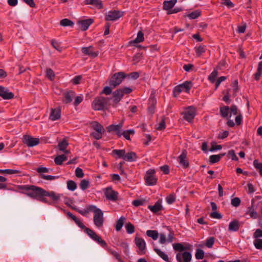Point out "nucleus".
<instances>
[{
	"instance_id": "0eeeda50",
	"label": "nucleus",
	"mask_w": 262,
	"mask_h": 262,
	"mask_svg": "<svg viewBox=\"0 0 262 262\" xmlns=\"http://www.w3.org/2000/svg\"><path fill=\"white\" fill-rule=\"evenodd\" d=\"M155 170L154 169H149L146 171L144 179L146 183L149 186L155 185L157 182V178L156 177Z\"/></svg>"
},
{
	"instance_id": "3c124183",
	"label": "nucleus",
	"mask_w": 262,
	"mask_h": 262,
	"mask_svg": "<svg viewBox=\"0 0 262 262\" xmlns=\"http://www.w3.org/2000/svg\"><path fill=\"white\" fill-rule=\"evenodd\" d=\"M40 177L44 180L51 181L56 179L59 178V176H53L50 175H45L43 174H40Z\"/></svg>"
},
{
	"instance_id": "c9c22d12",
	"label": "nucleus",
	"mask_w": 262,
	"mask_h": 262,
	"mask_svg": "<svg viewBox=\"0 0 262 262\" xmlns=\"http://www.w3.org/2000/svg\"><path fill=\"white\" fill-rule=\"evenodd\" d=\"M253 165L258 170L259 174L262 176V163L259 162L258 160L255 159L253 161Z\"/></svg>"
},
{
	"instance_id": "c85d7f7f",
	"label": "nucleus",
	"mask_w": 262,
	"mask_h": 262,
	"mask_svg": "<svg viewBox=\"0 0 262 262\" xmlns=\"http://www.w3.org/2000/svg\"><path fill=\"white\" fill-rule=\"evenodd\" d=\"M219 66H217L214 70L208 76V80L211 82L214 83L215 82V80L216 77H217L218 75V71L217 70L220 69Z\"/></svg>"
},
{
	"instance_id": "9b49d317",
	"label": "nucleus",
	"mask_w": 262,
	"mask_h": 262,
	"mask_svg": "<svg viewBox=\"0 0 262 262\" xmlns=\"http://www.w3.org/2000/svg\"><path fill=\"white\" fill-rule=\"evenodd\" d=\"M178 161L183 168H186L189 166V162L187 159V151L183 150L181 154L178 158Z\"/></svg>"
},
{
	"instance_id": "2eb2a0df",
	"label": "nucleus",
	"mask_w": 262,
	"mask_h": 262,
	"mask_svg": "<svg viewBox=\"0 0 262 262\" xmlns=\"http://www.w3.org/2000/svg\"><path fill=\"white\" fill-rule=\"evenodd\" d=\"M135 242L137 247L140 249L142 254L145 253L146 243L145 241L140 237H136Z\"/></svg>"
},
{
	"instance_id": "f3484780",
	"label": "nucleus",
	"mask_w": 262,
	"mask_h": 262,
	"mask_svg": "<svg viewBox=\"0 0 262 262\" xmlns=\"http://www.w3.org/2000/svg\"><path fill=\"white\" fill-rule=\"evenodd\" d=\"M93 19L91 18L82 20L78 21L79 28L82 31L86 30L93 23Z\"/></svg>"
},
{
	"instance_id": "6e6d98bb",
	"label": "nucleus",
	"mask_w": 262,
	"mask_h": 262,
	"mask_svg": "<svg viewBox=\"0 0 262 262\" xmlns=\"http://www.w3.org/2000/svg\"><path fill=\"white\" fill-rule=\"evenodd\" d=\"M241 204V200L238 198H234L231 200V204L233 206L238 207Z\"/></svg>"
},
{
	"instance_id": "e2e57ef3",
	"label": "nucleus",
	"mask_w": 262,
	"mask_h": 262,
	"mask_svg": "<svg viewBox=\"0 0 262 262\" xmlns=\"http://www.w3.org/2000/svg\"><path fill=\"white\" fill-rule=\"evenodd\" d=\"M210 217L213 219H221L222 217V215L216 211H213L210 214Z\"/></svg>"
},
{
	"instance_id": "8fccbe9b",
	"label": "nucleus",
	"mask_w": 262,
	"mask_h": 262,
	"mask_svg": "<svg viewBox=\"0 0 262 262\" xmlns=\"http://www.w3.org/2000/svg\"><path fill=\"white\" fill-rule=\"evenodd\" d=\"M215 238L213 237H208L206 242L205 245L207 247L209 248H212L214 243Z\"/></svg>"
},
{
	"instance_id": "5701e85b",
	"label": "nucleus",
	"mask_w": 262,
	"mask_h": 262,
	"mask_svg": "<svg viewBox=\"0 0 262 262\" xmlns=\"http://www.w3.org/2000/svg\"><path fill=\"white\" fill-rule=\"evenodd\" d=\"M114 102L117 104L122 99L123 96L122 94V92L119 89L116 90L113 93Z\"/></svg>"
},
{
	"instance_id": "13d9d810",
	"label": "nucleus",
	"mask_w": 262,
	"mask_h": 262,
	"mask_svg": "<svg viewBox=\"0 0 262 262\" xmlns=\"http://www.w3.org/2000/svg\"><path fill=\"white\" fill-rule=\"evenodd\" d=\"M232 114H233L234 115H236L238 114V108L235 105H231L230 107L229 117H231Z\"/></svg>"
},
{
	"instance_id": "5fc2aeb1",
	"label": "nucleus",
	"mask_w": 262,
	"mask_h": 262,
	"mask_svg": "<svg viewBox=\"0 0 262 262\" xmlns=\"http://www.w3.org/2000/svg\"><path fill=\"white\" fill-rule=\"evenodd\" d=\"M228 157L231 158L232 160L237 161L238 158L236 156L235 152L233 150H230L228 153Z\"/></svg>"
},
{
	"instance_id": "ea45409f",
	"label": "nucleus",
	"mask_w": 262,
	"mask_h": 262,
	"mask_svg": "<svg viewBox=\"0 0 262 262\" xmlns=\"http://www.w3.org/2000/svg\"><path fill=\"white\" fill-rule=\"evenodd\" d=\"M135 134V131L133 129H129L125 131H124L122 133H121V136H123V137L128 140H129L130 139V135H134Z\"/></svg>"
},
{
	"instance_id": "a878e982",
	"label": "nucleus",
	"mask_w": 262,
	"mask_h": 262,
	"mask_svg": "<svg viewBox=\"0 0 262 262\" xmlns=\"http://www.w3.org/2000/svg\"><path fill=\"white\" fill-rule=\"evenodd\" d=\"M226 155L225 153L221 154L218 155H213L210 156L209 161L211 163H215L219 162L222 157Z\"/></svg>"
},
{
	"instance_id": "49530a36",
	"label": "nucleus",
	"mask_w": 262,
	"mask_h": 262,
	"mask_svg": "<svg viewBox=\"0 0 262 262\" xmlns=\"http://www.w3.org/2000/svg\"><path fill=\"white\" fill-rule=\"evenodd\" d=\"M195 256L197 259H202L204 257V252L203 250L198 249L196 250Z\"/></svg>"
},
{
	"instance_id": "a19ab883",
	"label": "nucleus",
	"mask_w": 262,
	"mask_h": 262,
	"mask_svg": "<svg viewBox=\"0 0 262 262\" xmlns=\"http://www.w3.org/2000/svg\"><path fill=\"white\" fill-rule=\"evenodd\" d=\"M125 229L126 230V232L128 234H132L135 232V227L130 222H128L126 224Z\"/></svg>"
},
{
	"instance_id": "de8ad7c7",
	"label": "nucleus",
	"mask_w": 262,
	"mask_h": 262,
	"mask_svg": "<svg viewBox=\"0 0 262 262\" xmlns=\"http://www.w3.org/2000/svg\"><path fill=\"white\" fill-rule=\"evenodd\" d=\"M19 171L13 169H0V173H6L8 174H13L19 173Z\"/></svg>"
},
{
	"instance_id": "412c9836",
	"label": "nucleus",
	"mask_w": 262,
	"mask_h": 262,
	"mask_svg": "<svg viewBox=\"0 0 262 262\" xmlns=\"http://www.w3.org/2000/svg\"><path fill=\"white\" fill-rule=\"evenodd\" d=\"M137 158L138 156L135 152L130 151L127 154L125 152V156L123 160L128 162H133L136 161Z\"/></svg>"
},
{
	"instance_id": "bb28decb",
	"label": "nucleus",
	"mask_w": 262,
	"mask_h": 262,
	"mask_svg": "<svg viewBox=\"0 0 262 262\" xmlns=\"http://www.w3.org/2000/svg\"><path fill=\"white\" fill-rule=\"evenodd\" d=\"M148 208L154 213L157 212L161 210L162 208V206L161 203L158 201L153 206H148Z\"/></svg>"
},
{
	"instance_id": "37998d69",
	"label": "nucleus",
	"mask_w": 262,
	"mask_h": 262,
	"mask_svg": "<svg viewBox=\"0 0 262 262\" xmlns=\"http://www.w3.org/2000/svg\"><path fill=\"white\" fill-rule=\"evenodd\" d=\"M113 152L116 154L119 158H122L124 159L125 152V150L114 149L113 150Z\"/></svg>"
},
{
	"instance_id": "69168bd1",
	"label": "nucleus",
	"mask_w": 262,
	"mask_h": 262,
	"mask_svg": "<svg viewBox=\"0 0 262 262\" xmlns=\"http://www.w3.org/2000/svg\"><path fill=\"white\" fill-rule=\"evenodd\" d=\"M261 237H262V230L259 229H256L253 234V237L259 238Z\"/></svg>"
},
{
	"instance_id": "79ce46f5",
	"label": "nucleus",
	"mask_w": 262,
	"mask_h": 262,
	"mask_svg": "<svg viewBox=\"0 0 262 262\" xmlns=\"http://www.w3.org/2000/svg\"><path fill=\"white\" fill-rule=\"evenodd\" d=\"M46 76L51 80H53L55 78L54 71L51 68H47L46 70Z\"/></svg>"
},
{
	"instance_id": "f03ea898",
	"label": "nucleus",
	"mask_w": 262,
	"mask_h": 262,
	"mask_svg": "<svg viewBox=\"0 0 262 262\" xmlns=\"http://www.w3.org/2000/svg\"><path fill=\"white\" fill-rule=\"evenodd\" d=\"M146 233L147 236L152 238L154 240L157 239L159 235V243L161 244H164L166 242L171 243L174 239V234L173 231L169 232L167 239L164 233H161L159 234L157 230H148L146 231Z\"/></svg>"
},
{
	"instance_id": "393cba45",
	"label": "nucleus",
	"mask_w": 262,
	"mask_h": 262,
	"mask_svg": "<svg viewBox=\"0 0 262 262\" xmlns=\"http://www.w3.org/2000/svg\"><path fill=\"white\" fill-rule=\"evenodd\" d=\"M92 125L95 132L104 133V127L98 122L93 121L92 122Z\"/></svg>"
},
{
	"instance_id": "4d7b16f0",
	"label": "nucleus",
	"mask_w": 262,
	"mask_h": 262,
	"mask_svg": "<svg viewBox=\"0 0 262 262\" xmlns=\"http://www.w3.org/2000/svg\"><path fill=\"white\" fill-rule=\"evenodd\" d=\"M222 4L230 8L234 6V4L230 0H222Z\"/></svg>"
},
{
	"instance_id": "473e14b6",
	"label": "nucleus",
	"mask_w": 262,
	"mask_h": 262,
	"mask_svg": "<svg viewBox=\"0 0 262 262\" xmlns=\"http://www.w3.org/2000/svg\"><path fill=\"white\" fill-rule=\"evenodd\" d=\"M125 220V218L123 216L120 217L117 221L116 225V230L117 231H119L121 230L122 228L124 223V221Z\"/></svg>"
},
{
	"instance_id": "cd10ccee",
	"label": "nucleus",
	"mask_w": 262,
	"mask_h": 262,
	"mask_svg": "<svg viewBox=\"0 0 262 262\" xmlns=\"http://www.w3.org/2000/svg\"><path fill=\"white\" fill-rule=\"evenodd\" d=\"M154 250L157 253V254L164 260L166 261V262H170L168 256L164 252L157 248H154Z\"/></svg>"
},
{
	"instance_id": "aec40b11",
	"label": "nucleus",
	"mask_w": 262,
	"mask_h": 262,
	"mask_svg": "<svg viewBox=\"0 0 262 262\" xmlns=\"http://www.w3.org/2000/svg\"><path fill=\"white\" fill-rule=\"evenodd\" d=\"M61 116V110L59 108H52L50 118L55 121L60 118Z\"/></svg>"
},
{
	"instance_id": "774afa93",
	"label": "nucleus",
	"mask_w": 262,
	"mask_h": 262,
	"mask_svg": "<svg viewBox=\"0 0 262 262\" xmlns=\"http://www.w3.org/2000/svg\"><path fill=\"white\" fill-rule=\"evenodd\" d=\"M156 103L157 101L155 96L151 95L149 99V105L155 107Z\"/></svg>"
},
{
	"instance_id": "a211bd4d",
	"label": "nucleus",
	"mask_w": 262,
	"mask_h": 262,
	"mask_svg": "<svg viewBox=\"0 0 262 262\" xmlns=\"http://www.w3.org/2000/svg\"><path fill=\"white\" fill-rule=\"evenodd\" d=\"M64 99L63 102L64 103H69L73 100V98L75 96V93L73 91H70L66 92L63 94Z\"/></svg>"
},
{
	"instance_id": "09e8293b",
	"label": "nucleus",
	"mask_w": 262,
	"mask_h": 262,
	"mask_svg": "<svg viewBox=\"0 0 262 262\" xmlns=\"http://www.w3.org/2000/svg\"><path fill=\"white\" fill-rule=\"evenodd\" d=\"M254 245L257 249H262V239L254 238Z\"/></svg>"
},
{
	"instance_id": "423d86ee",
	"label": "nucleus",
	"mask_w": 262,
	"mask_h": 262,
	"mask_svg": "<svg viewBox=\"0 0 262 262\" xmlns=\"http://www.w3.org/2000/svg\"><path fill=\"white\" fill-rule=\"evenodd\" d=\"M85 232L91 238L99 243L102 247H106V243L93 230L88 228H85Z\"/></svg>"
},
{
	"instance_id": "58836bf2",
	"label": "nucleus",
	"mask_w": 262,
	"mask_h": 262,
	"mask_svg": "<svg viewBox=\"0 0 262 262\" xmlns=\"http://www.w3.org/2000/svg\"><path fill=\"white\" fill-rule=\"evenodd\" d=\"M172 246L173 249L177 251L181 252L186 250V248L184 247L181 243L173 244Z\"/></svg>"
},
{
	"instance_id": "2f4dec72",
	"label": "nucleus",
	"mask_w": 262,
	"mask_h": 262,
	"mask_svg": "<svg viewBox=\"0 0 262 262\" xmlns=\"http://www.w3.org/2000/svg\"><path fill=\"white\" fill-rule=\"evenodd\" d=\"M4 91L5 92H3L2 94H3L5 96V97H2L4 99L6 100H9V99H12L14 98V95L12 92H9V90L7 88L5 87V90Z\"/></svg>"
},
{
	"instance_id": "338daca9",
	"label": "nucleus",
	"mask_w": 262,
	"mask_h": 262,
	"mask_svg": "<svg viewBox=\"0 0 262 262\" xmlns=\"http://www.w3.org/2000/svg\"><path fill=\"white\" fill-rule=\"evenodd\" d=\"M82 79L81 75H78L75 76L72 80V82L74 84H78L80 83L81 80Z\"/></svg>"
},
{
	"instance_id": "f257e3e1",
	"label": "nucleus",
	"mask_w": 262,
	"mask_h": 262,
	"mask_svg": "<svg viewBox=\"0 0 262 262\" xmlns=\"http://www.w3.org/2000/svg\"><path fill=\"white\" fill-rule=\"evenodd\" d=\"M23 190L28 191L27 195L33 199L41 196H49L54 202H57L61 197L60 194H57L54 191H47L43 189L34 185H23L20 187Z\"/></svg>"
},
{
	"instance_id": "7c9ffc66",
	"label": "nucleus",
	"mask_w": 262,
	"mask_h": 262,
	"mask_svg": "<svg viewBox=\"0 0 262 262\" xmlns=\"http://www.w3.org/2000/svg\"><path fill=\"white\" fill-rule=\"evenodd\" d=\"M230 108L228 106H224L220 107V113L221 116L223 118H227L229 116V114L230 115L229 112Z\"/></svg>"
},
{
	"instance_id": "39448f33",
	"label": "nucleus",
	"mask_w": 262,
	"mask_h": 262,
	"mask_svg": "<svg viewBox=\"0 0 262 262\" xmlns=\"http://www.w3.org/2000/svg\"><path fill=\"white\" fill-rule=\"evenodd\" d=\"M93 221L94 225L97 228H101L103 226L104 223L103 213L101 209L94 210Z\"/></svg>"
},
{
	"instance_id": "f8f14e48",
	"label": "nucleus",
	"mask_w": 262,
	"mask_h": 262,
	"mask_svg": "<svg viewBox=\"0 0 262 262\" xmlns=\"http://www.w3.org/2000/svg\"><path fill=\"white\" fill-rule=\"evenodd\" d=\"M118 192L115 191L111 187H107L105 191V195L108 200L115 201L118 199Z\"/></svg>"
},
{
	"instance_id": "a18cd8bd",
	"label": "nucleus",
	"mask_w": 262,
	"mask_h": 262,
	"mask_svg": "<svg viewBox=\"0 0 262 262\" xmlns=\"http://www.w3.org/2000/svg\"><path fill=\"white\" fill-rule=\"evenodd\" d=\"M68 145V142L66 140H63L58 144L59 149L62 151H64Z\"/></svg>"
},
{
	"instance_id": "20e7f679",
	"label": "nucleus",
	"mask_w": 262,
	"mask_h": 262,
	"mask_svg": "<svg viewBox=\"0 0 262 262\" xmlns=\"http://www.w3.org/2000/svg\"><path fill=\"white\" fill-rule=\"evenodd\" d=\"M126 76L127 75L123 72L115 73L110 78L109 84L113 88H115L121 83Z\"/></svg>"
},
{
	"instance_id": "ddd939ff",
	"label": "nucleus",
	"mask_w": 262,
	"mask_h": 262,
	"mask_svg": "<svg viewBox=\"0 0 262 262\" xmlns=\"http://www.w3.org/2000/svg\"><path fill=\"white\" fill-rule=\"evenodd\" d=\"M123 124L120 123L117 125H110L106 127V129L108 132L110 133L112 132H115L118 137H120L121 136V133L120 132L121 128L122 127Z\"/></svg>"
},
{
	"instance_id": "052dcab7",
	"label": "nucleus",
	"mask_w": 262,
	"mask_h": 262,
	"mask_svg": "<svg viewBox=\"0 0 262 262\" xmlns=\"http://www.w3.org/2000/svg\"><path fill=\"white\" fill-rule=\"evenodd\" d=\"M103 132H93L92 133V136L96 140H99L102 137Z\"/></svg>"
},
{
	"instance_id": "864d4df0",
	"label": "nucleus",
	"mask_w": 262,
	"mask_h": 262,
	"mask_svg": "<svg viewBox=\"0 0 262 262\" xmlns=\"http://www.w3.org/2000/svg\"><path fill=\"white\" fill-rule=\"evenodd\" d=\"M165 128V121L164 117H163L160 122L158 124L156 129L162 130Z\"/></svg>"
},
{
	"instance_id": "b1692460",
	"label": "nucleus",
	"mask_w": 262,
	"mask_h": 262,
	"mask_svg": "<svg viewBox=\"0 0 262 262\" xmlns=\"http://www.w3.org/2000/svg\"><path fill=\"white\" fill-rule=\"evenodd\" d=\"M177 0H170L165 1L163 3V9L166 10H169L172 8L174 5L176 4Z\"/></svg>"
},
{
	"instance_id": "1a4fd4ad",
	"label": "nucleus",
	"mask_w": 262,
	"mask_h": 262,
	"mask_svg": "<svg viewBox=\"0 0 262 262\" xmlns=\"http://www.w3.org/2000/svg\"><path fill=\"white\" fill-rule=\"evenodd\" d=\"M123 16V12L119 11H109L105 16L106 20L115 21Z\"/></svg>"
},
{
	"instance_id": "4c0bfd02",
	"label": "nucleus",
	"mask_w": 262,
	"mask_h": 262,
	"mask_svg": "<svg viewBox=\"0 0 262 262\" xmlns=\"http://www.w3.org/2000/svg\"><path fill=\"white\" fill-rule=\"evenodd\" d=\"M67 187L69 190L74 191L76 189L77 185L74 181L69 180L67 181Z\"/></svg>"
},
{
	"instance_id": "6ab92c4d",
	"label": "nucleus",
	"mask_w": 262,
	"mask_h": 262,
	"mask_svg": "<svg viewBox=\"0 0 262 262\" xmlns=\"http://www.w3.org/2000/svg\"><path fill=\"white\" fill-rule=\"evenodd\" d=\"M84 4L93 5L99 9L103 8V4L101 0H85Z\"/></svg>"
},
{
	"instance_id": "dca6fc26",
	"label": "nucleus",
	"mask_w": 262,
	"mask_h": 262,
	"mask_svg": "<svg viewBox=\"0 0 262 262\" xmlns=\"http://www.w3.org/2000/svg\"><path fill=\"white\" fill-rule=\"evenodd\" d=\"M184 114V119L188 122H191L195 117V110L192 107H189Z\"/></svg>"
},
{
	"instance_id": "bf43d9fd",
	"label": "nucleus",
	"mask_w": 262,
	"mask_h": 262,
	"mask_svg": "<svg viewBox=\"0 0 262 262\" xmlns=\"http://www.w3.org/2000/svg\"><path fill=\"white\" fill-rule=\"evenodd\" d=\"M75 175L77 178H82L84 176L82 169L79 167H77L75 170Z\"/></svg>"
},
{
	"instance_id": "c756f323",
	"label": "nucleus",
	"mask_w": 262,
	"mask_h": 262,
	"mask_svg": "<svg viewBox=\"0 0 262 262\" xmlns=\"http://www.w3.org/2000/svg\"><path fill=\"white\" fill-rule=\"evenodd\" d=\"M197 57H200L206 51L205 46H199L194 48Z\"/></svg>"
},
{
	"instance_id": "6e6552de",
	"label": "nucleus",
	"mask_w": 262,
	"mask_h": 262,
	"mask_svg": "<svg viewBox=\"0 0 262 262\" xmlns=\"http://www.w3.org/2000/svg\"><path fill=\"white\" fill-rule=\"evenodd\" d=\"M23 142L28 147H33L39 143V139L33 138L29 135H25L23 136Z\"/></svg>"
},
{
	"instance_id": "e433bc0d",
	"label": "nucleus",
	"mask_w": 262,
	"mask_h": 262,
	"mask_svg": "<svg viewBox=\"0 0 262 262\" xmlns=\"http://www.w3.org/2000/svg\"><path fill=\"white\" fill-rule=\"evenodd\" d=\"M60 25L63 27H72L74 25V23L67 18H64L60 20Z\"/></svg>"
},
{
	"instance_id": "4be33fe9",
	"label": "nucleus",
	"mask_w": 262,
	"mask_h": 262,
	"mask_svg": "<svg viewBox=\"0 0 262 262\" xmlns=\"http://www.w3.org/2000/svg\"><path fill=\"white\" fill-rule=\"evenodd\" d=\"M239 228V223L238 221L234 220L230 223L229 225L228 230L230 231H237Z\"/></svg>"
},
{
	"instance_id": "f704fd0d",
	"label": "nucleus",
	"mask_w": 262,
	"mask_h": 262,
	"mask_svg": "<svg viewBox=\"0 0 262 262\" xmlns=\"http://www.w3.org/2000/svg\"><path fill=\"white\" fill-rule=\"evenodd\" d=\"M144 40V34L141 31H140L137 34V37L132 42L134 43H139L143 42Z\"/></svg>"
},
{
	"instance_id": "7ed1b4c3",
	"label": "nucleus",
	"mask_w": 262,
	"mask_h": 262,
	"mask_svg": "<svg viewBox=\"0 0 262 262\" xmlns=\"http://www.w3.org/2000/svg\"><path fill=\"white\" fill-rule=\"evenodd\" d=\"M108 100V98L101 96L96 97L92 102V107L96 111L103 110L105 109Z\"/></svg>"
},
{
	"instance_id": "603ef678",
	"label": "nucleus",
	"mask_w": 262,
	"mask_h": 262,
	"mask_svg": "<svg viewBox=\"0 0 262 262\" xmlns=\"http://www.w3.org/2000/svg\"><path fill=\"white\" fill-rule=\"evenodd\" d=\"M201 15V12L199 10H195L190 14H189L187 16L189 17L190 19H195L200 16Z\"/></svg>"
},
{
	"instance_id": "c03bdc74",
	"label": "nucleus",
	"mask_w": 262,
	"mask_h": 262,
	"mask_svg": "<svg viewBox=\"0 0 262 262\" xmlns=\"http://www.w3.org/2000/svg\"><path fill=\"white\" fill-rule=\"evenodd\" d=\"M89 185L90 182L88 180L84 179L81 181L79 185L81 189L83 190H84L89 187Z\"/></svg>"
},
{
	"instance_id": "0e129e2a",
	"label": "nucleus",
	"mask_w": 262,
	"mask_h": 262,
	"mask_svg": "<svg viewBox=\"0 0 262 262\" xmlns=\"http://www.w3.org/2000/svg\"><path fill=\"white\" fill-rule=\"evenodd\" d=\"M51 43L54 48H55L56 50L59 52L61 51V48L60 47L59 44L57 41H56L54 40H52L51 41Z\"/></svg>"
},
{
	"instance_id": "72a5a7b5",
	"label": "nucleus",
	"mask_w": 262,
	"mask_h": 262,
	"mask_svg": "<svg viewBox=\"0 0 262 262\" xmlns=\"http://www.w3.org/2000/svg\"><path fill=\"white\" fill-rule=\"evenodd\" d=\"M181 86L183 88V91L188 92L192 88V83L190 81H186L184 82L183 83L181 84Z\"/></svg>"
},
{
	"instance_id": "4468645a",
	"label": "nucleus",
	"mask_w": 262,
	"mask_h": 262,
	"mask_svg": "<svg viewBox=\"0 0 262 262\" xmlns=\"http://www.w3.org/2000/svg\"><path fill=\"white\" fill-rule=\"evenodd\" d=\"M93 47L92 46H90L88 47H82L81 48V51L84 54L94 58L98 55L99 52L93 51Z\"/></svg>"
},
{
	"instance_id": "9d476101",
	"label": "nucleus",
	"mask_w": 262,
	"mask_h": 262,
	"mask_svg": "<svg viewBox=\"0 0 262 262\" xmlns=\"http://www.w3.org/2000/svg\"><path fill=\"white\" fill-rule=\"evenodd\" d=\"M191 254L189 252H184L182 253H179L176 255V259L178 262H190Z\"/></svg>"
},
{
	"instance_id": "680f3d73",
	"label": "nucleus",
	"mask_w": 262,
	"mask_h": 262,
	"mask_svg": "<svg viewBox=\"0 0 262 262\" xmlns=\"http://www.w3.org/2000/svg\"><path fill=\"white\" fill-rule=\"evenodd\" d=\"M142 55L141 53L136 54L134 57L133 60L134 62V64H136L139 62L140 60L142 59Z\"/></svg>"
}]
</instances>
